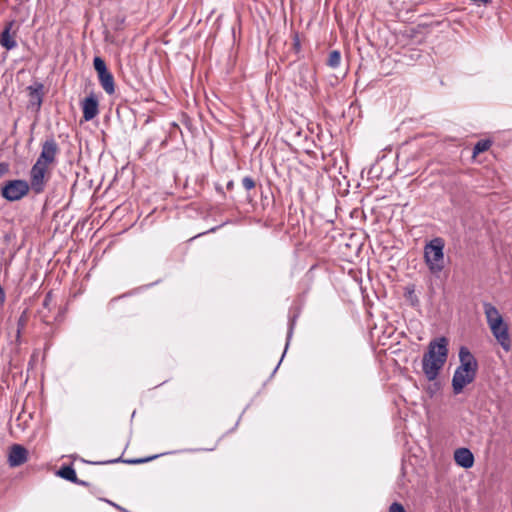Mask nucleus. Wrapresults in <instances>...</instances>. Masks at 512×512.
<instances>
[{"label":"nucleus","instance_id":"20","mask_svg":"<svg viewBox=\"0 0 512 512\" xmlns=\"http://www.w3.org/2000/svg\"><path fill=\"white\" fill-rule=\"evenodd\" d=\"M295 321H296V315L289 319L286 347H288L289 341H290V339L292 337L294 326H295Z\"/></svg>","mask_w":512,"mask_h":512},{"label":"nucleus","instance_id":"1","mask_svg":"<svg viewBox=\"0 0 512 512\" xmlns=\"http://www.w3.org/2000/svg\"><path fill=\"white\" fill-rule=\"evenodd\" d=\"M448 357V340L439 337L428 345V351L423 355L422 370L429 381L435 380L439 371L445 365Z\"/></svg>","mask_w":512,"mask_h":512},{"label":"nucleus","instance_id":"23","mask_svg":"<svg viewBox=\"0 0 512 512\" xmlns=\"http://www.w3.org/2000/svg\"><path fill=\"white\" fill-rule=\"evenodd\" d=\"M51 301H52V294H51V292H48L43 300V306L45 308H49Z\"/></svg>","mask_w":512,"mask_h":512},{"label":"nucleus","instance_id":"10","mask_svg":"<svg viewBox=\"0 0 512 512\" xmlns=\"http://www.w3.org/2000/svg\"><path fill=\"white\" fill-rule=\"evenodd\" d=\"M14 24V21H9L6 23L3 31L0 34V44L7 50H12L17 47V41L15 39L16 33L11 32Z\"/></svg>","mask_w":512,"mask_h":512},{"label":"nucleus","instance_id":"18","mask_svg":"<svg viewBox=\"0 0 512 512\" xmlns=\"http://www.w3.org/2000/svg\"><path fill=\"white\" fill-rule=\"evenodd\" d=\"M167 454H169V453L167 452ZM162 455H166V453H161V454L153 455V456H150V457H147V458L129 459V460H125L124 462L128 463V464H141V463H146L148 461L154 460V459H156V458H158L159 456H162Z\"/></svg>","mask_w":512,"mask_h":512},{"label":"nucleus","instance_id":"27","mask_svg":"<svg viewBox=\"0 0 512 512\" xmlns=\"http://www.w3.org/2000/svg\"><path fill=\"white\" fill-rule=\"evenodd\" d=\"M75 483H76V484H79V485H82V486H87V485H88V483H87V482L82 481V480H79V479H78V482H75Z\"/></svg>","mask_w":512,"mask_h":512},{"label":"nucleus","instance_id":"30","mask_svg":"<svg viewBox=\"0 0 512 512\" xmlns=\"http://www.w3.org/2000/svg\"><path fill=\"white\" fill-rule=\"evenodd\" d=\"M286 351H287V347H286V348H284V351H283V353H282V356H285Z\"/></svg>","mask_w":512,"mask_h":512},{"label":"nucleus","instance_id":"9","mask_svg":"<svg viewBox=\"0 0 512 512\" xmlns=\"http://www.w3.org/2000/svg\"><path fill=\"white\" fill-rule=\"evenodd\" d=\"M27 449L19 444H14L9 451L8 463L10 467H18L27 461Z\"/></svg>","mask_w":512,"mask_h":512},{"label":"nucleus","instance_id":"11","mask_svg":"<svg viewBox=\"0 0 512 512\" xmlns=\"http://www.w3.org/2000/svg\"><path fill=\"white\" fill-rule=\"evenodd\" d=\"M83 118L85 121H90L95 118L99 112V103L97 98L91 94L86 97L82 102Z\"/></svg>","mask_w":512,"mask_h":512},{"label":"nucleus","instance_id":"3","mask_svg":"<svg viewBox=\"0 0 512 512\" xmlns=\"http://www.w3.org/2000/svg\"><path fill=\"white\" fill-rule=\"evenodd\" d=\"M444 247L445 242L440 237L433 238L424 247V260L433 275L440 274L445 267Z\"/></svg>","mask_w":512,"mask_h":512},{"label":"nucleus","instance_id":"31","mask_svg":"<svg viewBox=\"0 0 512 512\" xmlns=\"http://www.w3.org/2000/svg\"><path fill=\"white\" fill-rule=\"evenodd\" d=\"M286 351H287V347H286V348H284V351H283V353H282V356H285Z\"/></svg>","mask_w":512,"mask_h":512},{"label":"nucleus","instance_id":"13","mask_svg":"<svg viewBox=\"0 0 512 512\" xmlns=\"http://www.w3.org/2000/svg\"><path fill=\"white\" fill-rule=\"evenodd\" d=\"M98 79L101 87L108 95H113L115 93L114 77L109 70L98 75Z\"/></svg>","mask_w":512,"mask_h":512},{"label":"nucleus","instance_id":"19","mask_svg":"<svg viewBox=\"0 0 512 512\" xmlns=\"http://www.w3.org/2000/svg\"><path fill=\"white\" fill-rule=\"evenodd\" d=\"M42 85L39 84L38 85V88H35L33 89L32 87H29V90H30V95L32 98H36L37 99V106L40 107L41 103H42V94H41V90H42Z\"/></svg>","mask_w":512,"mask_h":512},{"label":"nucleus","instance_id":"7","mask_svg":"<svg viewBox=\"0 0 512 512\" xmlns=\"http://www.w3.org/2000/svg\"><path fill=\"white\" fill-rule=\"evenodd\" d=\"M476 375L477 374L465 372L457 367L452 378V388L454 394H460L465 386L475 380Z\"/></svg>","mask_w":512,"mask_h":512},{"label":"nucleus","instance_id":"24","mask_svg":"<svg viewBox=\"0 0 512 512\" xmlns=\"http://www.w3.org/2000/svg\"><path fill=\"white\" fill-rule=\"evenodd\" d=\"M8 171V165L6 163H0V177Z\"/></svg>","mask_w":512,"mask_h":512},{"label":"nucleus","instance_id":"26","mask_svg":"<svg viewBox=\"0 0 512 512\" xmlns=\"http://www.w3.org/2000/svg\"><path fill=\"white\" fill-rule=\"evenodd\" d=\"M118 461H120V459L108 460V461H104V462H97L96 464H110V463H116Z\"/></svg>","mask_w":512,"mask_h":512},{"label":"nucleus","instance_id":"14","mask_svg":"<svg viewBox=\"0 0 512 512\" xmlns=\"http://www.w3.org/2000/svg\"><path fill=\"white\" fill-rule=\"evenodd\" d=\"M57 474L68 480V481H71V482H78V478H77V475H76V471L75 469L72 467V466H63L58 472Z\"/></svg>","mask_w":512,"mask_h":512},{"label":"nucleus","instance_id":"8","mask_svg":"<svg viewBox=\"0 0 512 512\" xmlns=\"http://www.w3.org/2000/svg\"><path fill=\"white\" fill-rule=\"evenodd\" d=\"M459 361L460 365L458 368L465 372L477 374L478 362L471 351L465 346H461L459 349Z\"/></svg>","mask_w":512,"mask_h":512},{"label":"nucleus","instance_id":"29","mask_svg":"<svg viewBox=\"0 0 512 512\" xmlns=\"http://www.w3.org/2000/svg\"><path fill=\"white\" fill-rule=\"evenodd\" d=\"M286 351H287V347H286V348H284V351H283V353H282V356H285Z\"/></svg>","mask_w":512,"mask_h":512},{"label":"nucleus","instance_id":"17","mask_svg":"<svg viewBox=\"0 0 512 512\" xmlns=\"http://www.w3.org/2000/svg\"><path fill=\"white\" fill-rule=\"evenodd\" d=\"M93 65L98 75L108 71L105 61L99 56L94 58Z\"/></svg>","mask_w":512,"mask_h":512},{"label":"nucleus","instance_id":"25","mask_svg":"<svg viewBox=\"0 0 512 512\" xmlns=\"http://www.w3.org/2000/svg\"><path fill=\"white\" fill-rule=\"evenodd\" d=\"M5 300V292L4 289L0 286V303H3Z\"/></svg>","mask_w":512,"mask_h":512},{"label":"nucleus","instance_id":"12","mask_svg":"<svg viewBox=\"0 0 512 512\" xmlns=\"http://www.w3.org/2000/svg\"><path fill=\"white\" fill-rule=\"evenodd\" d=\"M454 460L462 468H471L474 464L473 453L468 448H458L454 452Z\"/></svg>","mask_w":512,"mask_h":512},{"label":"nucleus","instance_id":"16","mask_svg":"<svg viewBox=\"0 0 512 512\" xmlns=\"http://www.w3.org/2000/svg\"><path fill=\"white\" fill-rule=\"evenodd\" d=\"M491 146L490 140H480L473 147V157L478 154L487 151Z\"/></svg>","mask_w":512,"mask_h":512},{"label":"nucleus","instance_id":"28","mask_svg":"<svg viewBox=\"0 0 512 512\" xmlns=\"http://www.w3.org/2000/svg\"><path fill=\"white\" fill-rule=\"evenodd\" d=\"M113 505H114L117 509H119V510H121V511H123V512H127L124 508H122V507H120V506H118V505H116V504H113Z\"/></svg>","mask_w":512,"mask_h":512},{"label":"nucleus","instance_id":"6","mask_svg":"<svg viewBox=\"0 0 512 512\" xmlns=\"http://www.w3.org/2000/svg\"><path fill=\"white\" fill-rule=\"evenodd\" d=\"M59 153V147L54 138L45 140L41 145V152L38 156L36 163L50 167L57 162V155Z\"/></svg>","mask_w":512,"mask_h":512},{"label":"nucleus","instance_id":"22","mask_svg":"<svg viewBox=\"0 0 512 512\" xmlns=\"http://www.w3.org/2000/svg\"><path fill=\"white\" fill-rule=\"evenodd\" d=\"M389 512H406V511L400 503L394 502L390 505Z\"/></svg>","mask_w":512,"mask_h":512},{"label":"nucleus","instance_id":"15","mask_svg":"<svg viewBox=\"0 0 512 512\" xmlns=\"http://www.w3.org/2000/svg\"><path fill=\"white\" fill-rule=\"evenodd\" d=\"M341 63V54L338 50H333L330 52L327 65L333 69H336L340 66Z\"/></svg>","mask_w":512,"mask_h":512},{"label":"nucleus","instance_id":"4","mask_svg":"<svg viewBox=\"0 0 512 512\" xmlns=\"http://www.w3.org/2000/svg\"><path fill=\"white\" fill-rule=\"evenodd\" d=\"M29 190L30 186L26 180H9L2 186L1 195L7 201L14 202L26 196Z\"/></svg>","mask_w":512,"mask_h":512},{"label":"nucleus","instance_id":"21","mask_svg":"<svg viewBox=\"0 0 512 512\" xmlns=\"http://www.w3.org/2000/svg\"><path fill=\"white\" fill-rule=\"evenodd\" d=\"M242 185L246 190H251L255 187V181L252 177L246 176L242 179Z\"/></svg>","mask_w":512,"mask_h":512},{"label":"nucleus","instance_id":"2","mask_svg":"<svg viewBox=\"0 0 512 512\" xmlns=\"http://www.w3.org/2000/svg\"><path fill=\"white\" fill-rule=\"evenodd\" d=\"M483 310L487 325L496 342L502 347L504 351L509 352L511 350L512 341L508 323L505 322L502 314L493 304L484 302Z\"/></svg>","mask_w":512,"mask_h":512},{"label":"nucleus","instance_id":"5","mask_svg":"<svg viewBox=\"0 0 512 512\" xmlns=\"http://www.w3.org/2000/svg\"><path fill=\"white\" fill-rule=\"evenodd\" d=\"M49 168L38 163H34L30 170V189L35 194H40L45 190L46 183L49 179L47 176Z\"/></svg>","mask_w":512,"mask_h":512}]
</instances>
